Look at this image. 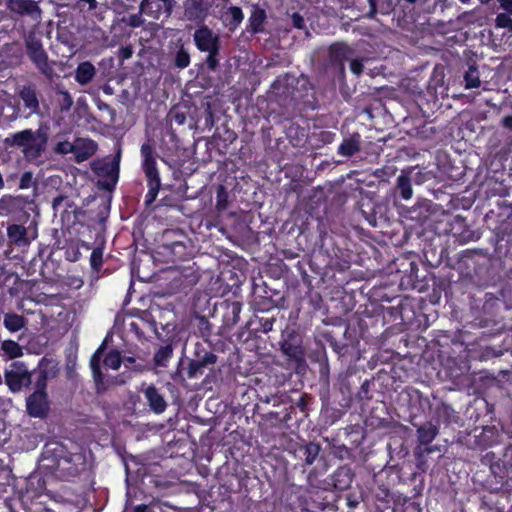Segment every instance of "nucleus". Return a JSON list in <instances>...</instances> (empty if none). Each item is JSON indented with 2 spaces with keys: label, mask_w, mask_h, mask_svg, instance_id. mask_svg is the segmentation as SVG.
I'll list each match as a JSON object with an SVG mask.
<instances>
[{
  "label": "nucleus",
  "mask_w": 512,
  "mask_h": 512,
  "mask_svg": "<svg viewBox=\"0 0 512 512\" xmlns=\"http://www.w3.org/2000/svg\"><path fill=\"white\" fill-rule=\"evenodd\" d=\"M48 131L47 125H40L36 130L24 129L10 134L5 138L4 144L7 147L20 148L24 159L29 163H35L47 149Z\"/></svg>",
  "instance_id": "nucleus-1"
},
{
  "label": "nucleus",
  "mask_w": 512,
  "mask_h": 512,
  "mask_svg": "<svg viewBox=\"0 0 512 512\" xmlns=\"http://www.w3.org/2000/svg\"><path fill=\"white\" fill-rule=\"evenodd\" d=\"M49 374L45 369L34 371L33 392L26 398V411L30 417L45 419L50 411L47 393Z\"/></svg>",
  "instance_id": "nucleus-2"
},
{
  "label": "nucleus",
  "mask_w": 512,
  "mask_h": 512,
  "mask_svg": "<svg viewBox=\"0 0 512 512\" xmlns=\"http://www.w3.org/2000/svg\"><path fill=\"white\" fill-rule=\"evenodd\" d=\"M280 350L288 363L300 373L306 368V352L303 338L295 326L287 325L281 332Z\"/></svg>",
  "instance_id": "nucleus-3"
},
{
  "label": "nucleus",
  "mask_w": 512,
  "mask_h": 512,
  "mask_svg": "<svg viewBox=\"0 0 512 512\" xmlns=\"http://www.w3.org/2000/svg\"><path fill=\"white\" fill-rule=\"evenodd\" d=\"M141 154V168L147 180L148 191L145 195V207H150L156 200L160 187L161 179L157 168L156 151L154 146L149 143H143L140 148Z\"/></svg>",
  "instance_id": "nucleus-4"
},
{
  "label": "nucleus",
  "mask_w": 512,
  "mask_h": 512,
  "mask_svg": "<svg viewBox=\"0 0 512 512\" xmlns=\"http://www.w3.org/2000/svg\"><path fill=\"white\" fill-rule=\"evenodd\" d=\"M193 42L196 48L203 53H207L205 63L210 71H216L220 63L221 40L206 24L196 28L193 34Z\"/></svg>",
  "instance_id": "nucleus-5"
},
{
  "label": "nucleus",
  "mask_w": 512,
  "mask_h": 512,
  "mask_svg": "<svg viewBox=\"0 0 512 512\" xmlns=\"http://www.w3.org/2000/svg\"><path fill=\"white\" fill-rule=\"evenodd\" d=\"M25 53L38 71L48 80L53 81L56 74L53 69L54 61H49L48 53L43 47L41 39L29 34L24 41Z\"/></svg>",
  "instance_id": "nucleus-6"
},
{
  "label": "nucleus",
  "mask_w": 512,
  "mask_h": 512,
  "mask_svg": "<svg viewBox=\"0 0 512 512\" xmlns=\"http://www.w3.org/2000/svg\"><path fill=\"white\" fill-rule=\"evenodd\" d=\"M7 244L13 250L25 252L31 243L38 237V226L35 220H30L28 225L11 223L6 228Z\"/></svg>",
  "instance_id": "nucleus-7"
},
{
  "label": "nucleus",
  "mask_w": 512,
  "mask_h": 512,
  "mask_svg": "<svg viewBox=\"0 0 512 512\" xmlns=\"http://www.w3.org/2000/svg\"><path fill=\"white\" fill-rule=\"evenodd\" d=\"M400 400L406 405L409 413V422L417 426L416 419L425 416L431 411L432 404L428 396L424 395L419 389L406 387L400 393Z\"/></svg>",
  "instance_id": "nucleus-8"
},
{
  "label": "nucleus",
  "mask_w": 512,
  "mask_h": 512,
  "mask_svg": "<svg viewBox=\"0 0 512 512\" xmlns=\"http://www.w3.org/2000/svg\"><path fill=\"white\" fill-rule=\"evenodd\" d=\"M358 210L366 222L374 228H384L389 224V208L373 198H362L358 202Z\"/></svg>",
  "instance_id": "nucleus-9"
},
{
  "label": "nucleus",
  "mask_w": 512,
  "mask_h": 512,
  "mask_svg": "<svg viewBox=\"0 0 512 512\" xmlns=\"http://www.w3.org/2000/svg\"><path fill=\"white\" fill-rule=\"evenodd\" d=\"M121 150L119 149L112 160L94 164L92 169L100 177L98 185L105 191H113L120 174Z\"/></svg>",
  "instance_id": "nucleus-10"
},
{
  "label": "nucleus",
  "mask_w": 512,
  "mask_h": 512,
  "mask_svg": "<svg viewBox=\"0 0 512 512\" xmlns=\"http://www.w3.org/2000/svg\"><path fill=\"white\" fill-rule=\"evenodd\" d=\"M157 254L166 263L190 262L193 257V248L185 240H166L157 247Z\"/></svg>",
  "instance_id": "nucleus-11"
},
{
  "label": "nucleus",
  "mask_w": 512,
  "mask_h": 512,
  "mask_svg": "<svg viewBox=\"0 0 512 512\" xmlns=\"http://www.w3.org/2000/svg\"><path fill=\"white\" fill-rule=\"evenodd\" d=\"M48 467L53 469L60 478L69 480L87 470L86 455L81 451L71 452L58 464H48Z\"/></svg>",
  "instance_id": "nucleus-12"
},
{
  "label": "nucleus",
  "mask_w": 512,
  "mask_h": 512,
  "mask_svg": "<svg viewBox=\"0 0 512 512\" xmlns=\"http://www.w3.org/2000/svg\"><path fill=\"white\" fill-rule=\"evenodd\" d=\"M385 325V314L383 310L374 309L372 312L365 310L357 318L360 337L376 338L382 334Z\"/></svg>",
  "instance_id": "nucleus-13"
},
{
  "label": "nucleus",
  "mask_w": 512,
  "mask_h": 512,
  "mask_svg": "<svg viewBox=\"0 0 512 512\" xmlns=\"http://www.w3.org/2000/svg\"><path fill=\"white\" fill-rule=\"evenodd\" d=\"M491 472L498 478L500 489L504 492H512V443L507 445L502 457L491 463Z\"/></svg>",
  "instance_id": "nucleus-14"
},
{
  "label": "nucleus",
  "mask_w": 512,
  "mask_h": 512,
  "mask_svg": "<svg viewBox=\"0 0 512 512\" xmlns=\"http://www.w3.org/2000/svg\"><path fill=\"white\" fill-rule=\"evenodd\" d=\"M217 355L211 350H207L202 344H196L194 358L191 359L187 367V376L190 379L202 375L205 369L210 368L217 362Z\"/></svg>",
  "instance_id": "nucleus-15"
},
{
  "label": "nucleus",
  "mask_w": 512,
  "mask_h": 512,
  "mask_svg": "<svg viewBox=\"0 0 512 512\" xmlns=\"http://www.w3.org/2000/svg\"><path fill=\"white\" fill-rule=\"evenodd\" d=\"M17 95L19 99L22 101L23 112L26 114H22L24 118H29L32 115H41V104L40 98L41 94L37 89V86L33 83H26L18 88Z\"/></svg>",
  "instance_id": "nucleus-16"
},
{
  "label": "nucleus",
  "mask_w": 512,
  "mask_h": 512,
  "mask_svg": "<svg viewBox=\"0 0 512 512\" xmlns=\"http://www.w3.org/2000/svg\"><path fill=\"white\" fill-rule=\"evenodd\" d=\"M274 316L253 315L245 324L243 330L239 333L238 338L245 341L257 337L259 333L267 334L273 329L275 323Z\"/></svg>",
  "instance_id": "nucleus-17"
},
{
  "label": "nucleus",
  "mask_w": 512,
  "mask_h": 512,
  "mask_svg": "<svg viewBox=\"0 0 512 512\" xmlns=\"http://www.w3.org/2000/svg\"><path fill=\"white\" fill-rule=\"evenodd\" d=\"M354 8L368 19H375L378 14L389 15L393 10L392 0H351Z\"/></svg>",
  "instance_id": "nucleus-18"
},
{
  "label": "nucleus",
  "mask_w": 512,
  "mask_h": 512,
  "mask_svg": "<svg viewBox=\"0 0 512 512\" xmlns=\"http://www.w3.org/2000/svg\"><path fill=\"white\" fill-rule=\"evenodd\" d=\"M212 4L206 0H186L184 2V18L197 26L205 24Z\"/></svg>",
  "instance_id": "nucleus-19"
},
{
  "label": "nucleus",
  "mask_w": 512,
  "mask_h": 512,
  "mask_svg": "<svg viewBox=\"0 0 512 512\" xmlns=\"http://www.w3.org/2000/svg\"><path fill=\"white\" fill-rule=\"evenodd\" d=\"M194 266V262H189L188 265L180 264L171 267L173 273L175 274L173 281L177 287L184 289L192 287L198 283L200 275Z\"/></svg>",
  "instance_id": "nucleus-20"
},
{
  "label": "nucleus",
  "mask_w": 512,
  "mask_h": 512,
  "mask_svg": "<svg viewBox=\"0 0 512 512\" xmlns=\"http://www.w3.org/2000/svg\"><path fill=\"white\" fill-rule=\"evenodd\" d=\"M5 383L13 393L19 392L24 386L34 384V372L27 370H6L4 373Z\"/></svg>",
  "instance_id": "nucleus-21"
},
{
  "label": "nucleus",
  "mask_w": 512,
  "mask_h": 512,
  "mask_svg": "<svg viewBox=\"0 0 512 512\" xmlns=\"http://www.w3.org/2000/svg\"><path fill=\"white\" fill-rule=\"evenodd\" d=\"M355 478V472L349 465L339 466L327 478V484L335 490L344 491L351 487Z\"/></svg>",
  "instance_id": "nucleus-22"
},
{
  "label": "nucleus",
  "mask_w": 512,
  "mask_h": 512,
  "mask_svg": "<svg viewBox=\"0 0 512 512\" xmlns=\"http://www.w3.org/2000/svg\"><path fill=\"white\" fill-rule=\"evenodd\" d=\"M33 204V200L29 199V197H24L21 195H4L0 199V208L7 214L25 212L29 217V214L26 212V210L31 209Z\"/></svg>",
  "instance_id": "nucleus-23"
},
{
  "label": "nucleus",
  "mask_w": 512,
  "mask_h": 512,
  "mask_svg": "<svg viewBox=\"0 0 512 512\" xmlns=\"http://www.w3.org/2000/svg\"><path fill=\"white\" fill-rule=\"evenodd\" d=\"M7 9L20 16H40L42 10L38 3L34 0H7Z\"/></svg>",
  "instance_id": "nucleus-24"
},
{
  "label": "nucleus",
  "mask_w": 512,
  "mask_h": 512,
  "mask_svg": "<svg viewBox=\"0 0 512 512\" xmlns=\"http://www.w3.org/2000/svg\"><path fill=\"white\" fill-rule=\"evenodd\" d=\"M450 232L455 237L459 244H466L471 241H477L480 234L477 231L470 229L462 217L457 216Z\"/></svg>",
  "instance_id": "nucleus-25"
},
{
  "label": "nucleus",
  "mask_w": 512,
  "mask_h": 512,
  "mask_svg": "<svg viewBox=\"0 0 512 512\" xmlns=\"http://www.w3.org/2000/svg\"><path fill=\"white\" fill-rule=\"evenodd\" d=\"M406 220L413 222L411 227H424L430 221L431 211L426 203H417L407 209L404 214Z\"/></svg>",
  "instance_id": "nucleus-26"
},
{
  "label": "nucleus",
  "mask_w": 512,
  "mask_h": 512,
  "mask_svg": "<svg viewBox=\"0 0 512 512\" xmlns=\"http://www.w3.org/2000/svg\"><path fill=\"white\" fill-rule=\"evenodd\" d=\"M71 452L62 442L50 441L45 444L42 456L44 460L50 462L49 464H58L60 460L66 458Z\"/></svg>",
  "instance_id": "nucleus-27"
},
{
  "label": "nucleus",
  "mask_w": 512,
  "mask_h": 512,
  "mask_svg": "<svg viewBox=\"0 0 512 512\" xmlns=\"http://www.w3.org/2000/svg\"><path fill=\"white\" fill-rule=\"evenodd\" d=\"M106 246V239L101 231L95 234V247L93 248L89 263L93 272L99 273L103 266V254Z\"/></svg>",
  "instance_id": "nucleus-28"
},
{
  "label": "nucleus",
  "mask_w": 512,
  "mask_h": 512,
  "mask_svg": "<svg viewBox=\"0 0 512 512\" xmlns=\"http://www.w3.org/2000/svg\"><path fill=\"white\" fill-rule=\"evenodd\" d=\"M244 13L241 7L230 5L222 11L220 20L231 32H234L242 23Z\"/></svg>",
  "instance_id": "nucleus-29"
},
{
  "label": "nucleus",
  "mask_w": 512,
  "mask_h": 512,
  "mask_svg": "<svg viewBox=\"0 0 512 512\" xmlns=\"http://www.w3.org/2000/svg\"><path fill=\"white\" fill-rule=\"evenodd\" d=\"M144 396L150 410L155 414H162L167 408V402L164 396L154 386L150 385L144 390Z\"/></svg>",
  "instance_id": "nucleus-30"
},
{
  "label": "nucleus",
  "mask_w": 512,
  "mask_h": 512,
  "mask_svg": "<svg viewBox=\"0 0 512 512\" xmlns=\"http://www.w3.org/2000/svg\"><path fill=\"white\" fill-rule=\"evenodd\" d=\"M335 331H326L323 333L324 340L329 344L332 350L340 357L346 356L358 344V340L350 343L339 341Z\"/></svg>",
  "instance_id": "nucleus-31"
},
{
  "label": "nucleus",
  "mask_w": 512,
  "mask_h": 512,
  "mask_svg": "<svg viewBox=\"0 0 512 512\" xmlns=\"http://www.w3.org/2000/svg\"><path fill=\"white\" fill-rule=\"evenodd\" d=\"M412 173L413 169L402 170L400 175L397 177L395 194L403 200H409L412 198Z\"/></svg>",
  "instance_id": "nucleus-32"
},
{
  "label": "nucleus",
  "mask_w": 512,
  "mask_h": 512,
  "mask_svg": "<svg viewBox=\"0 0 512 512\" xmlns=\"http://www.w3.org/2000/svg\"><path fill=\"white\" fill-rule=\"evenodd\" d=\"M352 54L350 47L344 43H334L329 48V61L344 71V63Z\"/></svg>",
  "instance_id": "nucleus-33"
},
{
  "label": "nucleus",
  "mask_w": 512,
  "mask_h": 512,
  "mask_svg": "<svg viewBox=\"0 0 512 512\" xmlns=\"http://www.w3.org/2000/svg\"><path fill=\"white\" fill-rule=\"evenodd\" d=\"M97 151V144L91 139H77L74 143V156L78 163L86 161Z\"/></svg>",
  "instance_id": "nucleus-34"
},
{
  "label": "nucleus",
  "mask_w": 512,
  "mask_h": 512,
  "mask_svg": "<svg viewBox=\"0 0 512 512\" xmlns=\"http://www.w3.org/2000/svg\"><path fill=\"white\" fill-rule=\"evenodd\" d=\"M409 267V272L405 271L401 276L400 287L403 289H416L420 291L423 285L421 284L418 276V265L415 262H410Z\"/></svg>",
  "instance_id": "nucleus-35"
},
{
  "label": "nucleus",
  "mask_w": 512,
  "mask_h": 512,
  "mask_svg": "<svg viewBox=\"0 0 512 512\" xmlns=\"http://www.w3.org/2000/svg\"><path fill=\"white\" fill-rule=\"evenodd\" d=\"M313 402V397L309 395L308 393H302L300 398L297 400L295 405H291L289 409L285 408L283 413V416L280 418L281 422L287 423L292 419V412L298 408L300 412L303 414V416L308 415L309 411V405Z\"/></svg>",
  "instance_id": "nucleus-36"
},
{
  "label": "nucleus",
  "mask_w": 512,
  "mask_h": 512,
  "mask_svg": "<svg viewBox=\"0 0 512 512\" xmlns=\"http://www.w3.org/2000/svg\"><path fill=\"white\" fill-rule=\"evenodd\" d=\"M455 418H457V416L455 415L454 409L443 401H439L433 412V419L436 421L437 425L440 423L449 425L452 422H456Z\"/></svg>",
  "instance_id": "nucleus-37"
},
{
  "label": "nucleus",
  "mask_w": 512,
  "mask_h": 512,
  "mask_svg": "<svg viewBox=\"0 0 512 512\" xmlns=\"http://www.w3.org/2000/svg\"><path fill=\"white\" fill-rule=\"evenodd\" d=\"M417 428V437L421 445H429L439 433V426L432 422H426L415 426Z\"/></svg>",
  "instance_id": "nucleus-38"
},
{
  "label": "nucleus",
  "mask_w": 512,
  "mask_h": 512,
  "mask_svg": "<svg viewBox=\"0 0 512 512\" xmlns=\"http://www.w3.org/2000/svg\"><path fill=\"white\" fill-rule=\"evenodd\" d=\"M96 75V69L90 61L78 64L75 70V81L80 85L89 84Z\"/></svg>",
  "instance_id": "nucleus-39"
},
{
  "label": "nucleus",
  "mask_w": 512,
  "mask_h": 512,
  "mask_svg": "<svg viewBox=\"0 0 512 512\" xmlns=\"http://www.w3.org/2000/svg\"><path fill=\"white\" fill-rule=\"evenodd\" d=\"M360 151V135L352 134L349 138H345L337 149V153L344 157H351Z\"/></svg>",
  "instance_id": "nucleus-40"
},
{
  "label": "nucleus",
  "mask_w": 512,
  "mask_h": 512,
  "mask_svg": "<svg viewBox=\"0 0 512 512\" xmlns=\"http://www.w3.org/2000/svg\"><path fill=\"white\" fill-rule=\"evenodd\" d=\"M410 309V304L407 301L400 299L395 306L381 308L380 310L384 311L385 317L388 316L393 321L400 320L399 323L406 322V311Z\"/></svg>",
  "instance_id": "nucleus-41"
},
{
  "label": "nucleus",
  "mask_w": 512,
  "mask_h": 512,
  "mask_svg": "<svg viewBox=\"0 0 512 512\" xmlns=\"http://www.w3.org/2000/svg\"><path fill=\"white\" fill-rule=\"evenodd\" d=\"M27 324V319L20 314L8 312L4 315L3 325L11 333L18 332Z\"/></svg>",
  "instance_id": "nucleus-42"
},
{
  "label": "nucleus",
  "mask_w": 512,
  "mask_h": 512,
  "mask_svg": "<svg viewBox=\"0 0 512 512\" xmlns=\"http://www.w3.org/2000/svg\"><path fill=\"white\" fill-rule=\"evenodd\" d=\"M477 437L482 447H491L499 442V432L494 426H485Z\"/></svg>",
  "instance_id": "nucleus-43"
},
{
  "label": "nucleus",
  "mask_w": 512,
  "mask_h": 512,
  "mask_svg": "<svg viewBox=\"0 0 512 512\" xmlns=\"http://www.w3.org/2000/svg\"><path fill=\"white\" fill-rule=\"evenodd\" d=\"M173 345L172 343H166L161 345L154 353L153 363L156 367H167L169 361L173 356Z\"/></svg>",
  "instance_id": "nucleus-44"
},
{
  "label": "nucleus",
  "mask_w": 512,
  "mask_h": 512,
  "mask_svg": "<svg viewBox=\"0 0 512 512\" xmlns=\"http://www.w3.org/2000/svg\"><path fill=\"white\" fill-rule=\"evenodd\" d=\"M320 450L321 447L319 444L309 442L299 448V457L304 461L306 465H311L318 457Z\"/></svg>",
  "instance_id": "nucleus-45"
},
{
  "label": "nucleus",
  "mask_w": 512,
  "mask_h": 512,
  "mask_svg": "<svg viewBox=\"0 0 512 512\" xmlns=\"http://www.w3.org/2000/svg\"><path fill=\"white\" fill-rule=\"evenodd\" d=\"M242 304L238 301L231 302L227 305V311L224 314L223 322L225 326L230 327L236 325L240 320Z\"/></svg>",
  "instance_id": "nucleus-46"
},
{
  "label": "nucleus",
  "mask_w": 512,
  "mask_h": 512,
  "mask_svg": "<svg viewBox=\"0 0 512 512\" xmlns=\"http://www.w3.org/2000/svg\"><path fill=\"white\" fill-rule=\"evenodd\" d=\"M266 19V12L264 9L254 7L249 17V28L252 33H259L262 31L263 23Z\"/></svg>",
  "instance_id": "nucleus-47"
},
{
  "label": "nucleus",
  "mask_w": 512,
  "mask_h": 512,
  "mask_svg": "<svg viewBox=\"0 0 512 512\" xmlns=\"http://www.w3.org/2000/svg\"><path fill=\"white\" fill-rule=\"evenodd\" d=\"M463 78L466 89L478 88L481 85L478 67L475 63L469 65L468 70L464 73Z\"/></svg>",
  "instance_id": "nucleus-48"
},
{
  "label": "nucleus",
  "mask_w": 512,
  "mask_h": 512,
  "mask_svg": "<svg viewBox=\"0 0 512 512\" xmlns=\"http://www.w3.org/2000/svg\"><path fill=\"white\" fill-rule=\"evenodd\" d=\"M1 349L9 359H16L23 355L22 347L14 340L3 341Z\"/></svg>",
  "instance_id": "nucleus-49"
},
{
  "label": "nucleus",
  "mask_w": 512,
  "mask_h": 512,
  "mask_svg": "<svg viewBox=\"0 0 512 512\" xmlns=\"http://www.w3.org/2000/svg\"><path fill=\"white\" fill-rule=\"evenodd\" d=\"M92 377L95 382L96 391L98 393H101L107 389V386L105 385V376L102 373L101 365L100 364H90Z\"/></svg>",
  "instance_id": "nucleus-50"
},
{
  "label": "nucleus",
  "mask_w": 512,
  "mask_h": 512,
  "mask_svg": "<svg viewBox=\"0 0 512 512\" xmlns=\"http://www.w3.org/2000/svg\"><path fill=\"white\" fill-rule=\"evenodd\" d=\"M229 206V195L223 185H219L216 191L215 208L219 212L225 211Z\"/></svg>",
  "instance_id": "nucleus-51"
},
{
  "label": "nucleus",
  "mask_w": 512,
  "mask_h": 512,
  "mask_svg": "<svg viewBox=\"0 0 512 512\" xmlns=\"http://www.w3.org/2000/svg\"><path fill=\"white\" fill-rule=\"evenodd\" d=\"M103 363L106 367L111 368L113 370L119 369L122 364L121 353L116 349L110 350L105 355Z\"/></svg>",
  "instance_id": "nucleus-52"
},
{
  "label": "nucleus",
  "mask_w": 512,
  "mask_h": 512,
  "mask_svg": "<svg viewBox=\"0 0 512 512\" xmlns=\"http://www.w3.org/2000/svg\"><path fill=\"white\" fill-rule=\"evenodd\" d=\"M190 54L183 45L177 50L174 58V66L179 69H185L190 65Z\"/></svg>",
  "instance_id": "nucleus-53"
},
{
  "label": "nucleus",
  "mask_w": 512,
  "mask_h": 512,
  "mask_svg": "<svg viewBox=\"0 0 512 512\" xmlns=\"http://www.w3.org/2000/svg\"><path fill=\"white\" fill-rule=\"evenodd\" d=\"M227 479L218 477L219 484L223 487L227 492H236L239 490V479L236 474H230L226 476Z\"/></svg>",
  "instance_id": "nucleus-54"
},
{
  "label": "nucleus",
  "mask_w": 512,
  "mask_h": 512,
  "mask_svg": "<svg viewBox=\"0 0 512 512\" xmlns=\"http://www.w3.org/2000/svg\"><path fill=\"white\" fill-rule=\"evenodd\" d=\"M56 94L59 96L57 100L59 110L61 112L70 110L71 106L73 105V99L70 93L66 90H57Z\"/></svg>",
  "instance_id": "nucleus-55"
},
{
  "label": "nucleus",
  "mask_w": 512,
  "mask_h": 512,
  "mask_svg": "<svg viewBox=\"0 0 512 512\" xmlns=\"http://www.w3.org/2000/svg\"><path fill=\"white\" fill-rule=\"evenodd\" d=\"M65 259L70 262H77L81 259L82 253L80 251V245L78 243H71L65 248Z\"/></svg>",
  "instance_id": "nucleus-56"
},
{
  "label": "nucleus",
  "mask_w": 512,
  "mask_h": 512,
  "mask_svg": "<svg viewBox=\"0 0 512 512\" xmlns=\"http://www.w3.org/2000/svg\"><path fill=\"white\" fill-rule=\"evenodd\" d=\"M139 9L141 13H144L148 16H152L156 19L159 18V14L161 13L162 7L160 5L157 6L156 10H153V0H141Z\"/></svg>",
  "instance_id": "nucleus-57"
},
{
  "label": "nucleus",
  "mask_w": 512,
  "mask_h": 512,
  "mask_svg": "<svg viewBox=\"0 0 512 512\" xmlns=\"http://www.w3.org/2000/svg\"><path fill=\"white\" fill-rule=\"evenodd\" d=\"M495 25L498 28H508L512 31V19L508 13H498L495 18Z\"/></svg>",
  "instance_id": "nucleus-58"
},
{
  "label": "nucleus",
  "mask_w": 512,
  "mask_h": 512,
  "mask_svg": "<svg viewBox=\"0 0 512 512\" xmlns=\"http://www.w3.org/2000/svg\"><path fill=\"white\" fill-rule=\"evenodd\" d=\"M393 2V12L397 7L401 9V12L406 15L408 12H411L414 9V5L416 3V0H396V3L394 0Z\"/></svg>",
  "instance_id": "nucleus-59"
},
{
  "label": "nucleus",
  "mask_w": 512,
  "mask_h": 512,
  "mask_svg": "<svg viewBox=\"0 0 512 512\" xmlns=\"http://www.w3.org/2000/svg\"><path fill=\"white\" fill-rule=\"evenodd\" d=\"M501 240L506 241L509 249H512V223L508 222L502 225L501 230Z\"/></svg>",
  "instance_id": "nucleus-60"
},
{
  "label": "nucleus",
  "mask_w": 512,
  "mask_h": 512,
  "mask_svg": "<svg viewBox=\"0 0 512 512\" xmlns=\"http://www.w3.org/2000/svg\"><path fill=\"white\" fill-rule=\"evenodd\" d=\"M55 153L61 155H67L69 153L74 154V143H70L69 141H61L58 142L54 148Z\"/></svg>",
  "instance_id": "nucleus-61"
},
{
  "label": "nucleus",
  "mask_w": 512,
  "mask_h": 512,
  "mask_svg": "<svg viewBox=\"0 0 512 512\" xmlns=\"http://www.w3.org/2000/svg\"><path fill=\"white\" fill-rule=\"evenodd\" d=\"M371 384H372V380H369V379L364 380V382L361 384V387L357 393V398L359 400H369L372 398V396L370 395Z\"/></svg>",
  "instance_id": "nucleus-62"
},
{
  "label": "nucleus",
  "mask_w": 512,
  "mask_h": 512,
  "mask_svg": "<svg viewBox=\"0 0 512 512\" xmlns=\"http://www.w3.org/2000/svg\"><path fill=\"white\" fill-rule=\"evenodd\" d=\"M122 363H124L125 367L134 371L141 372L143 371L144 366L140 363L136 364V359L133 356H124L122 357Z\"/></svg>",
  "instance_id": "nucleus-63"
},
{
  "label": "nucleus",
  "mask_w": 512,
  "mask_h": 512,
  "mask_svg": "<svg viewBox=\"0 0 512 512\" xmlns=\"http://www.w3.org/2000/svg\"><path fill=\"white\" fill-rule=\"evenodd\" d=\"M107 348V343L104 340L101 345L96 349V351L93 353V355L90 358V364H100L101 365V358Z\"/></svg>",
  "instance_id": "nucleus-64"
}]
</instances>
